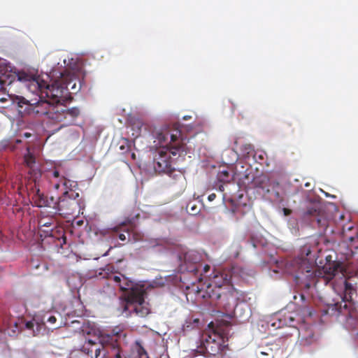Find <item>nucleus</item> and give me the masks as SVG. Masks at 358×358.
<instances>
[{"mask_svg":"<svg viewBox=\"0 0 358 358\" xmlns=\"http://www.w3.org/2000/svg\"><path fill=\"white\" fill-rule=\"evenodd\" d=\"M99 275L124 293L121 310L122 315L128 317L134 315L145 317L150 313V304L145 301L147 292L143 285L135 283L124 275L115 271L111 264L101 268Z\"/></svg>","mask_w":358,"mask_h":358,"instance_id":"nucleus-1","label":"nucleus"},{"mask_svg":"<svg viewBox=\"0 0 358 358\" xmlns=\"http://www.w3.org/2000/svg\"><path fill=\"white\" fill-rule=\"evenodd\" d=\"M80 350L90 358H149L143 347L138 348L136 355H124L116 336L108 334L101 335L96 340H85Z\"/></svg>","mask_w":358,"mask_h":358,"instance_id":"nucleus-2","label":"nucleus"},{"mask_svg":"<svg viewBox=\"0 0 358 358\" xmlns=\"http://www.w3.org/2000/svg\"><path fill=\"white\" fill-rule=\"evenodd\" d=\"M301 256L291 259L287 263V272L295 274V278L299 280L303 278L310 282L305 283V287L309 289L312 283H315L316 278V268L314 264L308 259L313 249L310 244L304 245L300 250Z\"/></svg>","mask_w":358,"mask_h":358,"instance_id":"nucleus-3","label":"nucleus"},{"mask_svg":"<svg viewBox=\"0 0 358 358\" xmlns=\"http://www.w3.org/2000/svg\"><path fill=\"white\" fill-rule=\"evenodd\" d=\"M153 136L155 138V142L157 141V145L169 150L173 156L185 155L187 152V139L182 137L178 127L166 126L155 129Z\"/></svg>","mask_w":358,"mask_h":358,"instance_id":"nucleus-4","label":"nucleus"},{"mask_svg":"<svg viewBox=\"0 0 358 358\" xmlns=\"http://www.w3.org/2000/svg\"><path fill=\"white\" fill-rule=\"evenodd\" d=\"M226 341L222 334L217 331L205 332L202 334L201 344L195 350L196 355H208L215 356L227 347Z\"/></svg>","mask_w":358,"mask_h":358,"instance_id":"nucleus-5","label":"nucleus"},{"mask_svg":"<svg viewBox=\"0 0 358 358\" xmlns=\"http://www.w3.org/2000/svg\"><path fill=\"white\" fill-rule=\"evenodd\" d=\"M66 78L62 80H55L52 85L38 84L40 92H42V97H46L53 104L63 103L69 94V86L71 81L66 82Z\"/></svg>","mask_w":358,"mask_h":358,"instance_id":"nucleus-6","label":"nucleus"},{"mask_svg":"<svg viewBox=\"0 0 358 358\" xmlns=\"http://www.w3.org/2000/svg\"><path fill=\"white\" fill-rule=\"evenodd\" d=\"M243 296L241 292L235 289L232 284L228 285L227 287H222V297L220 302V306L224 308L226 311H234L236 317H242L239 312L243 309L241 306H238V301ZM250 313L247 312L243 320H245L249 317Z\"/></svg>","mask_w":358,"mask_h":358,"instance_id":"nucleus-7","label":"nucleus"},{"mask_svg":"<svg viewBox=\"0 0 358 358\" xmlns=\"http://www.w3.org/2000/svg\"><path fill=\"white\" fill-rule=\"evenodd\" d=\"M80 113L78 107L68 108L63 103L52 104L48 118L55 123H62L61 127L72 124Z\"/></svg>","mask_w":358,"mask_h":358,"instance_id":"nucleus-8","label":"nucleus"},{"mask_svg":"<svg viewBox=\"0 0 358 358\" xmlns=\"http://www.w3.org/2000/svg\"><path fill=\"white\" fill-rule=\"evenodd\" d=\"M356 294V289L348 280L344 282V293L343 296H341V301L336 302L334 304V308L340 314L347 315L349 313L348 305L347 302H350L352 300V296Z\"/></svg>","mask_w":358,"mask_h":358,"instance_id":"nucleus-9","label":"nucleus"},{"mask_svg":"<svg viewBox=\"0 0 358 358\" xmlns=\"http://www.w3.org/2000/svg\"><path fill=\"white\" fill-rule=\"evenodd\" d=\"M171 155L172 153L169 150H159L155 158V169L159 172L171 173L175 169L172 167Z\"/></svg>","mask_w":358,"mask_h":358,"instance_id":"nucleus-10","label":"nucleus"},{"mask_svg":"<svg viewBox=\"0 0 358 358\" xmlns=\"http://www.w3.org/2000/svg\"><path fill=\"white\" fill-rule=\"evenodd\" d=\"M343 238L347 243L350 253L347 254L349 257H352L358 253V231L354 227L350 226L348 228H343Z\"/></svg>","mask_w":358,"mask_h":358,"instance_id":"nucleus-11","label":"nucleus"},{"mask_svg":"<svg viewBox=\"0 0 358 358\" xmlns=\"http://www.w3.org/2000/svg\"><path fill=\"white\" fill-rule=\"evenodd\" d=\"M73 193L70 195L69 192L66 190L62 196L57 199V211L62 214H73L77 206V202L75 201L76 197L73 198Z\"/></svg>","mask_w":358,"mask_h":358,"instance_id":"nucleus-12","label":"nucleus"},{"mask_svg":"<svg viewBox=\"0 0 358 358\" xmlns=\"http://www.w3.org/2000/svg\"><path fill=\"white\" fill-rule=\"evenodd\" d=\"M139 217L140 213H137L135 216H129L119 224L109 228L108 231L112 233L113 236H117L120 241H125L127 237L124 232H127L128 234H129V230L128 229H126L125 227L127 225H133L135 220L138 219Z\"/></svg>","mask_w":358,"mask_h":358,"instance_id":"nucleus-13","label":"nucleus"},{"mask_svg":"<svg viewBox=\"0 0 358 358\" xmlns=\"http://www.w3.org/2000/svg\"><path fill=\"white\" fill-rule=\"evenodd\" d=\"M40 92V99L36 103H29V105L32 107L31 110L34 113L48 117L53 103L46 97H42V92Z\"/></svg>","mask_w":358,"mask_h":358,"instance_id":"nucleus-14","label":"nucleus"},{"mask_svg":"<svg viewBox=\"0 0 358 358\" xmlns=\"http://www.w3.org/2000/svg\"><path fill=\"white\" fill-rule=\"evenodd\" d=\"M298 331L299 339L301 345L308 346L315 342L314 331L312 327L303 324L300 326Z\"/></svg>","mask_w":358,"mask_h":358,"instance_id":"nucleus-15","label":"nucleus"},{"mask_svg":"<svg viewBox=\"0 0 358 358\" xmlns=\"http://www.w3.org/2000/svg\"><path fill=\"white\" fill-rule=\"evenodd\" d=\"M232 273L231 270H223L215 273L213 283L215 287H224L231 284Z\"/></svg>","mask_w":358,"mask_h":358,"instance_id":"nucleus-16","label":"nucleus"},{"mask_svg":"<svg viewBox=\"0 0 358 358\" xmlns=\"http://www.w3.org/2000/svg\"><path fill=\"white\" fill-rule=\"evenodd\" d=\"M222 292V287H217L210 285L207 287L205 293L202 295L204 299H210V302H215L220 306Z\"/></svg>","mask_w":358,"mask_h":358,"instance_id":"nucleus-17","label":"nucleus"},{"mask_svg":"<svg viewBox=\"0 0 358 358\" xmlns=\"http://www.w3.org/2000/svg\"><path fill=\"white\" fill-rule=\"evenodd\" d=\"M324 273L327 275V278L336 276L339 273H342V266L340 262H333L327 263L323 266Z\"/></svg>","mask_w":358,"mask_h":358,"instance_id":"nucleus-18","label":"nucleus"},{"mask_svg":"<svg viewBox=\"0 0 358 358\" xmlns=\"http://www.w3.org/2000/svg\"><path fill=\"white\" fill-rule=\"evenodd\" d=\"M180 259H182L185 264H195L199 262L200 257L196 251L189 250L180 255Z\"/></svg>","mask_w":358,"mask_h":358,"instance_id":"nucleus-19","label":"nucleus"},{"mask_svg":"<svg viewBox=\"0 0 358 358\" xmlns=\"http://www.w3.org/2000/svg\"><path fill=\"white\" fill-rule=\"evenodd\" d=\"M37 194L39 198V206H47L54 208L57 210V200H56L54 196L48 197L43 194H39V189L37 190Z\"/></svg>","mask_w":358,"mask_h":358,"instance_id":"nucleus-20","label":"nucleus"},{"mask_svg":"<svg viewBox=\"0 0 358 358\" xmlns=\"http://www.w3.org/2000/svg\"><path fill=\"white\" fill-rule=\"evenodd\" d=\"M308 215H315L316 221L318 224V226L325 228L327 226V222L324 218H321L318 217L317 210L315 208H311L308 209L306 213Z\"/></svg>","mask_w":358,"mask_h":358,"instance_id":"nucleus-21","label":"nucleus"},{"mask_svg":"<svg viewBox=\"0 0 358 358\" xmlns=\"http://www.w3.org/2000/svg\"><path fill=\"white\" fill-rule=\"evenodd\" d=\"M130 127L131 128V130L133 132L131 133V136L134 138H137L138 136H140L141 127H142V123L138 120H134L130 122Z\"/></svg>","mask_w":358,"mask_h":358,"instance_id":"nucleus-22","label":"nucleus"},{"mask_svg":"<svg viewBox=\"0 0 358 358\" xmlns=\"http://www.w3.org/2000/svg\"><path fill=\"white\" fill-rule=\"evenodd\" d=\"M27 152L24 156V163L29 169H32L36 163V158L33 153L30 152L29 147L27 148Z\"/></svg>","mask_w":358,"mask_h":358,"instance_id":"nucleus-23","label":"nucleus"},{"mask_svg":"<svg viewBox=\"0 0 358 358\" xmlns=\"http://www.w3.org/2000/svg\"><path fill=\"white\" fill-rule=\"evenodd\" d=\"M232 177L230 176L229 172L226 170H220L217 173V180L223 183H228L231 181Z\"/></svg>","mask_w":358,"mask_h":358,"instance_id":"nucleus-24","label":"nucleus"},{"mask_svg":"<svg viewBox=\"0 0 358 358\" xmlns=\"http://www.w3.org/2000/svg\"><path fill=\"white\" fill-rule=\"evenodd\" d=\"M241 150L243 156L248 155L253 151V147L251 144L246 143L241 146Z\"/></svg>","mask_w":358,"mask_h":358,"instance_id":"nucleus-25","label":"nucleus"},{"mask_svg":"<svg viewBox=\"0 0 358 358\" xmlns=\"http://www.w3.org/2000/svg\"><path fill=\"white\" fill-rule=\"evenodd\" d=\"M124 143L125 145H121L120 149L122 150L124 153H126L130 150V143L127 139L124 140Z\"/></svg>","mask_w":358,"mask_h":358,"instance_id":"nucleus-26","label":"nucleus"},{"mask_svg":"<svg viewBox=\"0 0 358 358\" xmlns=\"http://www.w3.org/2000/svg\"><path fill=\"white\" fill-rule=\"evenodd\" d=\"M25 327L27 329H29V330H33V332H34V336L36 335L35 334V331L34 330V321H28L25 323Z\"/></svg>","mask_w":358,"mask_h":358,"instance_id":"nucleus-27","label":"nucleus"},{"mask_svg":"<svg viewBox=\"0 0 358 358\" xmlns=\"http://www.w3.org/2000/svg\"><path fill=\"white\" fill-rule=\"evenodd\" d=\"M59 182H62V185L66 188H68V184L70 182V180L66 179L65 177L62 176L59 179Z\"/></svg>","mask_w":358,"mask_h":358,"instance_id":"nucleus-28","label":"nucleus"},{"mask_svg":"<svg viewBox=\"0 0 358 358\" xmlns=\"http://www.w3.org/2000/svg\"><path fill=\"white\" fill-rule=\"evenodd\" d=\"M282 212H283V214L285 216H288V215H291L292 210L287 208H283Z\"/></svg>","mask_w":358,"mask_h":358,"instance_id":"nucleus-29","label":"nucleus"},{"mask_svg":"<svg viewBox=\"0 0 358 358\" xmlns=\"http://www.w3.org/2000/svg\"><path fill=\"white\" fill-rule=\"evenodd\" d=\"M48 322H50V324H55L56 322H57V318L52 315V316H50L48 318Z\"/></svg>","mask_w":358,"mask_h":358,"instance_id":"nucleus-30","label":"nucleus"},{"mask_svg":"<svg viewBox=\"0 0 358 358\" xmlns=\"http://www.w3.org/2000/svg\"><path fill=\"white\" fill-rule=\"evenodd\" d=\"M23 104H27V101L24 99L22 98V99H20L18 102V106L20 108H22V105Z\"/></svg>","mask_w":358,"mask_h":358,"instance_id":"nucleus-31","label":"nucleus"},{"mask_svg":"<svg viewBox=\"0 0 358 358\" xmlns=\"http://www.w3.org/2000/svg\"><path fill=\"white\" fill-rule=\"evenodd\" d=\"M216 198V194L215 193H212L208 195V199L209 201H213Z\"/></svg>","mask_w":358,"mask_h":358,"instance_id":"nucleus-32","label":"nucleus"},{"mask_svg":"<svg viewBox=\"0 0 358 358\" xmlns=\"http://www.w3.org/2000/svg\"><path fill=\"white\" fill-rule=\"evenodd\" d=\"M70 81H71V84L69 86V87H70L72 90H76V83H73V80H71V79L69 82H70Z\"/></svg>","mask_w":358,"mask_h":358,"instance_id":"nucleus-33","label":"nucleus"},{"mask_svg":"<svg viewBox=\"0 0 358 358\" xmlns=\"http://www.w3.org/2000/svg\"><path fill=\"white\" fill-rule=\"evenodd\" d=\"M33 171H34V172H35V173H34V181H36V180L38 178V177L41 176V173H40V171H38V170H36V171L33 170Z\"/></svg>","mask_w":358,"mask_h":358,"instance_id":"nucleus-34","label":"nucleus"},{"mask_svg":"<svg viewBox=\"0 0 358 358\" xmlns=\"http://www.w3.org/2000/svg\"><path fill=\"white\" fill-rule=\"evenodd\" d=\"M260 355L262 356H264V355L268 356L269 357L268 358H273V355H272V353L271 355H269L268 352H261Z\"/></svg>","mask_w":358,"mask_h":358,"instance_id":"nucleus-35","label":"nucleus"},{"mask_svg":"<svg viewBox=\"0 0 358 358\" xmlns=\"http://www.w3.org/2000/svg\"><path fill=\"white\" fill-rule=\"evenodd\" d=\"M1 85L0 84V88H1ZM7 101H10V99L6 98V97H0V102L1 103H3V102H6Z\"/></svg>","mask_w":358,"mask_h":358,"instance_id":"nucleus-36","label":"nucleus"},{"mask_svg":"<svg viewBox=\"0 0 358 358\" xmlns=\"http://www.w3.org/2000/svg\"><path fill=\"white\" fill-rule=\"evenodd\" d=\"M52 176L55 177V178H59V173L58 171L57 170H55L53 172H52Z\"/></svg>","mask_w":358,"mask_h":358,"instance_id":"nucleus-37","label":"nucleus"},{"mask_svg":"<svg viewBox=\"0 0 358 358\" xmlns=\"http://www.w3.org/2000/svg\"><path fill=\"white\" fill-rule=\"evenodd\" d=\"M210 266L209 265H207V264H206V265H205V266H203V271H204V273H207V272H208V271H209V270H210Z\"/></svg>","mask_w":358,"mask_h":358,"instance_id":"nucleus-38","label":"nucleus"},{"mask_svg":"<svg viewBox=\"0 0 358 358\" xmlns=\"http://www.w3.org/2000/svg\"><path fill=\"white\" fill-rule=\"evenodd\" d=\"M40 224H41V226L43 227H49L50 226L51 223L50 222H43L42 221L40 222Z\"/></svg>","mask_w":358,"mask_h":358,"instance_id":"nucleus-39","label":"nucleus"},{"mask_svg":"<svg viewBox=\"0 0 358 358\" xmlns=\"http://www.w3.org/2000/svg\"><path fill=\"white\" fill-rule=\"evenodd\" d=\"M192 213L193 215H196L197 213V211L196 210V208L194 206L191 207Z\"/></svg>","mask_w":358,"mask_h":358,"instance_id":"nucleus-40","label":"nucleus"},{"mask_svg":"<svg viewBox=\"0 0 358 358\" xmlns=\"http://www.w3.org/2000/svg\"><path fill=\"white\" fill-rule=\"evenodd\" d=\"M62 243H61V245H62L63 244L66 243V236L64 235H63L62 236Z\"/></svg>","mask_w":358,"mask_h":358,"instance_id":"nucleus-41","label":"nucleus"},{"mask_svg":"<svg viewBox=\"0 0 358 358\" xmlns=\"http://www.w3.org/2000/svg\"><path fill=\"white\" fill-rule=\"evenodd\" d=\"M131 157L132 159L135 160L136 159V154L134 152H132L131 154Z\"/></svg>","mask_w":358,"mask_h":358,"instance_id":"nucleus-42","label":"nucleus"},{"mask_svg":"<svg viewBox=\"0 0 358 358\" xmlns=\"http://www.w3.org/2000/svg\"><path fill=\"white\" fill-rule=\"evenodd\" d=\"M59 186H60V183L59 182H57L55 185V188L56 189H58L59 188Z\"/></svg>","mask_w":358,"mask_h":358,"instance_id":"nucleus-43","label":"nucleus"},{"mask_svg":"<svg viewBox=\"0 0 358 358\" xmlns=\"http://www.w3.org/2000/svg\"><path fill=\"white\" fill-rule=\"evenodd\" d=\"M238 147V140L234 141V148L233 149L237 148Z\"/></svg>","mask_w":358,"mask_h":358,"instance_id":"nucleus-44","label":"nucleus"},{"mask_svg":"<svg viewBox=\"0 0 358 358\" xmlns=\"http://www.w3.org/2000/svg\"><path fill=\"white\" fill-rule=\"evenodd\" d=\"M191 271H198L197 266H194V268H192V269Z\"/></svg>","mask_w":358,"mask_h":358,"instance_id":"nucleus-45","label":"nucleus"},{"mask_svg":"<svg viewBox=\"0 0 358 358\" xmlns=\"http://www.w3.org/2000/svg\"><path fill=\"white\" fill-rule=\"evenodd\" d=\"M190 117H191L190 116H184L183 119L184 120H187V119H189Z\"/></svg>","mask_w":358,"mask_h":358,"instance_id":"nucleus-46","label":"nucleus"},{"mask_svg":"<svg viewBox=\"0 0 358 358\" xmlns=\"http://www.w3.org/2000/svg\"><path fill=\"white\" fill-rule=\"evenodd\" d=\"M289 320H290V322H293V321H294V320H293V318H292V317H289Z\"/></svg>","mask_w":358,"mask_h":358,"instance_id":"nucleus-47","label":"nucleus"},{"mask_svg":"<svg viewBox=\"0 0 358 358\" xmlns=\"http://www.w3.org/2000/svg\"><path fill=\"white\" fill-rule=\"evenodd\" d=\"M2 336H3V333L0 331V339L1 338Z\"/></svg>","mask_w":358,"mask_h":358,"instance_id":"nucleus-48","label":"nucleus"},{"mask_svg":"<svg viewBox=\"0 0 358 358\" xmlns=\"http://www.w3.org/2000/svg\"><path fill=\"white\" fill-rule=\"evenodd\" d=\"M79 90H80V88H78L77 90H74L75 91L74 93H76L77 91H79Z\"/></svg>","mask_w":358,"mask_h":358,"instance_id":"nucleus-49","label":"nucleus"},{"mask_svg":"<svg viewBox=\"0 0 358 358\" xmlns=\"http://www.w3.org/2000/svg\"><path fill=\"white\" fill-rule=\"evenodd\" d=\"M79 90H80V88H78L77 90H74L75 91L74 93H76L77 91H79Z\"/></svg>","mask_w":358,"mask_h":358,"instance_id":"nucleus-50","label":"nucleus"},{"mask_svg":"<svg viewBox=\"0 0 358 358\" xmlns=\"http://www.w3.org/2000/svg\"><path fill=\"white\" fill-rule=\"evenodd\" d=\"M17 143H21V140H17Z\"/></svg>","mask_w":358,"mask_h":358,"instance_id":"nucleus-51","label":"nucleus"},{"mask_svg":"<svg viewBox=\"0 0 358 358\" xmlns=\"http://www.w3.org/2000/svg\"><path fill=\"white\" fill-rule=\"evenodd\" d=\"M79 196L78 193H76V196L78 197Z\"/></svg>","mask_w":358,"mask_h":358,"instance_id":"nucleus-52","label":"nucleus"},{"mask_svg":"<svg viewBox=\"0 0 358 358\" xmlns=\"http://www.w3.org/2000/svg\"><path fill=\"white\" fill-rule=\"evenodd\" d=\"M305 186H306V187H308V186H309V184H308V183H306V184L305 185Z\"/></svg>","mask_w":358,"mask_h":358,"instance_id":"nucleus-53","label":"nucleus"},{"mask_svg":"<svg viewBox=\"0 0 358 358\" xmlns=\"http://www.w3.org/2000/svg\"><path fill=\"white\" fill-rule=\"evenodd\" d=\"M301 298H302L303 299H304V296H303V294H301Z\"/></svg>","mask_w":358,"mask_h":358,"instance_id":"nucleus-54","label":"nucleus"},{"mask_svg":"<svg viewBox=\"0 0 358 358\" xmlns=\"http://www.w3.org/2000/svg\"><path fill=\"white\" fill-rule=\"evenodd\" d=\"M259 358H263V357H259Z\"/></svg>","mask_w":358,"mask_h":358,"instance_id":"nucleus-55","label":"nucleus"},{"mask_svg":"<svg viewBox=\"0 0 358 358\" xmlns=\"http://www.w3.org/2000/svg\"><path fill=\"white\" fill-rule=\"evenodd\" d=\"M357 336H358V332H357Z\"/></svg>","mask_w":358,"mask_h":358,"instance_id":"nucleus-56","label":"nucleus"}]
</instances>
